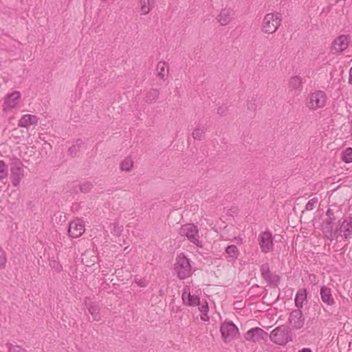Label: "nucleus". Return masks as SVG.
Returning a JSON list of instances; mask_svg holds the SVG:
<instances>
[{"instance_id":"f257e3e1","label":"nucleus","mask_w":352,"mask_h":352,"mask_svg":"<svg viewBox=\"0 0 352 352\" xmlns=\"http://www.w3.org/2000/svg\"><path fill=\"white\" fill-rule=\"evenodd\" d=\"M340 221V220L337 221L333 210L329 208L326 212L325 218L321 223V230L324 238L330 241L334 239L338 240L340 235L338 230V225Z\"/></svg>"},{"instance_id":"f03ea898","label":"nucleus","mask_w":352,"mask_h":352,"mask_svg":"<svg viewBox=\"0 0 352 352\" xmlns=\"http://www.w3.org/2000/svg\"><path fill=\"white\" fill-rule=\"evenodd\" d=\"M174 271L180 280H184L192 274V267L188 259L184 253L179 254L176 258Z\"/></svg>"},{"instance_id":"7ed1b4c3","label":"nucleus","mask_w":352,"mask_h":352,"mask_svg":"<svg viewBox=\"0 0 352 352\" xmlns=\"http://www.w3.org/2000/svg\"><path fill=\"white\" fill-rule=\"evenodd\" d=\"M269 338L274 343L283 345L292 341V331L287 326L281 325L272 330Z\"/></svg>"},{"instance_id":"20e7f679","label":"nucleus","mask_w":352,"mask_h":352,"mask_svg":"<svg viewBox=\"0 0 352 352\" xmlns=\"http://www.w3.org/2000/svg\"><path fill=\"white\" fill-rule=\"evenodd\" d=\"M281 14L278 12L268 13L263 19L262 31L265 33L272 34L275 32L280 25Z\"/></svg>"},{"instance_id":"39448f33","label":"nucleus","mask_w":352,"mask_h":352,"mask_svg":"<svg viewBox=\"0 0 352 352\" xmlns=\"http://www.w3.org/2000/svg\"><path fill=\"white\" fill-rule=\"evenodd\" d=\"M10 165V179L11 180L12 184L14 187H17L20 184L21 179L25 176L23 164L19 159L14 158L13 160H12V162Z\"/></svg>"},{"instance_id":"423d86ee","label":"nucleus","mask_w":352,"mask_h":352,"mask_svg":"<svg viewBox=\"0 0 352 352\" xmlns=\"http://www.w3.org/2000/svg\"><path fill=\"white\" fill-rule=\"evenodd\" d=\"M179 234L181 236L187 237L191 243L197 246H202L201 242L199 240V230L195 224L186 223L183 225L179 230Z\"/></svg>"},{"instance_id":"0eeeda50","label":"nucleus","mask_w":352,"mask_h":352,"mask_svg":"<svg viewBox=\"0 0 352 352\" xmlns=\"http://www.w3.org/2000/svg\"><path fill=\"white\" fill-rule=\"evenodd\" d=\"M220 331L223 342H228L234 339L239 333V329L232 321H228L221 324Z\"/></svg>"},{"instance_id":"6e6552de","label":"nucleus","mask_w":352,"mask_h":352,"mask_svg":"<svg viewBox=\"0 0 352 352\" xmlns=\"http://www.w3.org/2000/svg\"><path fill=\"white\" fill-rule=\"evenodd\" d=\"M269 334L260 327H254L250 329L245 335V338L248 341L252 342H267Z\"/></svg>"},{"instance_id":"1a4fd4ad","label":"nucleus","mask_w":352,"mask_h":352,"mask_svg":"<svg viewBox=\"0 0 352 352\" xmlns=\"http://www.w3.org/2000/svg\"><path fill=\"white\" fill-rule=\"evenodd\" d=\"M327 101V96L324 91H317L309 95L307 107L311 109H317L323 107Z\"/></svg>"},{"instance_id":"9d476101","label":"nucleus","mask_w":352,"mask_h":352,"mask_svg":"<svg viewBox=\"0 0 352 352\" xmlns=\"http://www.w3.org/2000/svg\"><path fill=\"white\" fill-rule=\"evenodd\" d=\"M258 243L263 252L267 253L273 250V236L270 231L261 232L258 236Z\"/></svg>"},{"instance_id":"9b49d317","label":"nucleus","mask_w":352,"mask_h":352,"mask_svg":"<svg viewBox=\"0 0 352 352\" xmlns=\"http://www.w3.org/2000/svg\"><path fill=\"white\" fill-rule=\"evenodd\" d=\"M338 230L340 235L344 239L352 238V214L344 219L342 222L338 225Z\"/></svg>"},{"instance_id":"f8f14e48","label":"nucleus","mask_w":352,"mask_h":352,"mask_svg":"<svg viewBox=\"0 0 352 352\" xmlns=\"http://www.w3.org/2000/svg\"><path fill=\"white\" fill-rule=\"evenodd\" d=\"M288 322L294 329H300L303 327L305 317L300 309H296L290 312Z\"/></svg>"},{"instance_id":"ddd939ff","label":"nucleus","mask_w":352,"mask_h":352,"mask_svg":"<svg viewBox=\"0 0 352 352\" xmlns=\"http://www.w3.org/2000/svg\"><path fill=\"white\" fill-rule=\"evenodd\" d=\"M261 276L265 279L268 284L276 287L280 281V277L278 275L273 274L270 270L269 265L267 263L263 264L261 266Z\"/></svg>"},{"instance_id":"4468645a","label":"nucleus","mask_w":352,"mask_h":352,"mask_svg":"<svg viewBox=\"0 0 352 352\" xmlns=\"http://www.w3.org/2000/svg\"><path fill=\"white\" fill-rule=\"evenodd\" d=\"M21 98V93L18 91H14L6 95L3 104V111L8 112L15 108Z\"/></svg>"},{"instance_id":"2eb2a0df","label":"nucleus","mask_w":352,"mask_h":352,"mask_svg":"<svg viewBox=\"0 0 352 352\" xmlns=\"http://www.w3.org/2000/svg\"><path fill=\"white\" fill-rule=\"evenodd\" d=\"M182 299L183 303L188 307H194L200 305V298L198 296L191 295L190 288L188 285L184 287Z\"/></svg>"},{"instance_id":"dca6fc26","label":"nucleus","mask_w":352,"mask_h":352,"mask_svg":"<svg viewBox=\"0 0 352 352\" xmlns=\"http://www.w3.org/2000/svg\"><path fill=\"white\" fill-rule=\"evenodd\" d=\"M349 46V36L348 35H340L336 37L333 41V45L331 50L334 54L342 53Z\"/></svg>"},{"instance_id":"f3484780","label":"nucleus","mask_w":352,"mask_h":352,"mask_svg":"<svg viewBox=\"0 0 352 352\" xmlns=\"http://www.w3.org/2000/svg\"><path fill=\"white\" fill-rule=\"evenodd\" d=\"M85 232V226L82 221L77 219L72 221L68 228L69 236L77 238L80 236Z\"/></svg>"},{"instance_id":"a211bd4d","label":"nucleus","mask_w":352,"mask_h":352,"mask_svg":"<svg viewBox=\"0 0 352 352\" xmlns=\"http://www.w3.org/2000/svg\"><path fill=\"white\" fill-rule=\"evenodd\" d=\"M234 14V10L226 8L220 11V13L217 16V20L221 25H226L230 23Z\"/></svg>"},{"instance_id":"6ab92c4d","label":"nucleus","mask_w":352,"mask_h":352,"mask_svg":"<svg viewBox=\"0 0 352 352\" xmlns=\"http://www.w3.org/2000/svg\"><path fill=\"white\" fill-rule=\"evenodd\" d=\"M320 296L321 300L327 306H333L336 304V301L331 294V289L322 285L320 287Z\"/></svg>"},{"instance_id":"aec40b11","label":"nucleus","mask_w":352,"mask_h":352,"mask_svg":"<svg viewBox=\"0 0 352 352\" xmlns=\"http://www.w3.org/2000/svg\"><path fill=\"white\" fill-rule=\"evenodd\" d=\"M38 118L34 115H23L19 120L18 126L19 127L28 128L30 125H36L38 123Z\"/></svg>"},{"instance_id":"412c9836","label":"nucleus","mask_w":352,"mask_h":352,"mask_svg":"<svg viewBox=\"0 0 352 352\" xmlns=\"http://www.w3.org/2000/svg\"><path fill=\"white\" fill-rule=\"evenodd\" d=\"M86 307L89 311V313L92 316L93 321H99L101 319L100 309L98 307V304L96 302H89L85 301Z\"/></svg>"},{"instance_id":"4be33fe9","label":"nucleus","mask_w":352,"mask_h":352,"mask_svg":"<svg viewBox=\"0 0 352 352\" xmlns=\"http://www.w3.org/2000/svg\"><path fill=\"white\" fill-rule=\"evenodd\" d=\"M307 298V291L305 288L299 289L297 291L294 298L295 306L297 309H302L303 307V302Z\"/></svg>"},{"instance_id":"5701e85b","label":"nucleus","mask_w":352,"mask_h":352,"mask_svg":"<svg viewBox=\"0 0 352 352\" xmlns=\"http://www.w3.org/2000/svg\"><path fill=\"white\" fill-rule=\"evenodd\" d=\"M155 0H140L141 14L146 15L155 7Z\"/></svg>"},{"instance_id":"b1692460","label":"nucleus","mask_w":352,"mask_h":352,"mask_svg":"<svg viewBox=\"0 0 352 352\" xmlns=\"http://www.w3.org/2000/svg\"><path fill=\"white\" fill-rule=\"evenodd\" d=\"M160 96V90L157 89H151L145 94L144 101L147 104L155 102Z\"/></svg>"},{"instance_id":"393cba45","label":"nucleus","mask_w":352,"mask_h":352,"mask_svg":"<svg viewBox=\"0 0 352 352\" xmlns=\"http://www.w3.org/2000/svg\"><path fill=\"white\" fill-rule=\"evenodd\" d=\"M302 84V78L299 76H292L289 80L288 87L291 91L298 89Z\"/></svg>"},{"instance_id":"a878e982","label":"nucleus","mask_w":352,"mask_h":352,"mask_svg":"<svg viewBox=\"0 0 352 352\" xmlns=\"http://www.w3.org/2000/svg\"><path fill=\"white\" fill-rule=\"evenodd\" d=\"M157 70L158 71V77L165 80L168 74V64L166 62L160 61L157 65Z\"/></svg>"},{"instance_id":"bb28decb","label":"nucleus","mask_w":352,"mask_h":352,"mask_svg":"<svg viewBox=\"0 0 352 352\" xmlns=\"http://www.w3.org/2000/svg\"><path fill=\"white\" fill-rule=\"evenodd\" d=\"M226 253L231 258V261L236 260L239 255V251L235 245H228L226 248Z\"/></svg>"},{"instance_id":"cd10ccee","label":"nucleus","mask_w":352,"mask_h":352,"mask_svg":"<svg viewBox=\"0 0 352 352\" xmlns=\"http://www.w3.org/2000/svg\"><path fill=\"white\" fill-rule=\"evenodd\" d=\"M133 164L132 159L130 157H127L120 163V168L124 171H130Z\"/></svg>"},{"instance_id":"c85d7f7f","label":"nucleus","mask_w":352,"mask_h":352,"mask_svg":"<svg viewBox=\"0 0 352 352\" xmlns=\"http://www.w3.org/2000/svg\"><path fill=\"white\" fill-rule=\"evenodd\" d=\"M342 160L345 163L352 162V148L348 147L342 153Z\"/></svg>"},{"instance_id":"c756f323","label":"nucleus","mask_w":352,"mask_h":352,"mask_svg":"<svg viewBox=\"0 0 352 352\" xmlns=\"http://www.w3.org/2000/svg\"><path fill=\"white\" fill-rule=\"evenodd\" d=\"M205 130L198 125L192 131V135L195 140H201L204 137Z\"/></svg>"},{"instance_id":"7c9ffc66","label":"nucleus","mask_w":352,"mask_h":352,"mask_svg":"<svg viewBox=\"0 0 352 352\" xmlns=\"http://www.w3.org/2000/svg\"><path fill=\"white\" fill-rule=\"evenodd\" d=\"M110 232L116 236H120L122 233V228L118 223H113L109 225Z\"/></svg>"},{"instance_id":"2f4dec72","label":"nucleus","mask_w":352,"mask_h":352,"mask_svg":"<svg viewBox=\"0 0 352 352\" xmlns=\"http://www.w3.org/2000/svg\"><path fill=\"white\" fill-rule=\"evenodd\" d=\"M8 352H28V351L25 349H23L19 345H14L10 342L6 343V344Z\"/></svg>"},{"instance_id":"473e14b6","label":"nucleus","mask_w":352,"mask_h":352,"mask_svg":"<svg viewBox=\"0 0 352 352\" xmlns=\"http://www.w3.org/2000/svg\"><path fill=\"white\" fill-rule=\"evenodd\" d=\"M8 176L7 165L3 160H0V180Z\"/></svg>"},{"instance_id":"72a5a7b5","label":"nucleus","mask_w":352,"mask_h":352,"mask_svg":"<svg viewBox=\"0 0 352 352\" xmlns=\"http://www.w3.org/2000/svg\"><path fill=\"white\" fill-rule=\"evenodd\" d=\"M256 98L254 96L247 100V108L248 110L255 111L256 109Z\"/></svg>"},{"instance_id":"f704fd0d","label":"nucleus","mask_w":352,"mask_h":352,"mask_svg":"<svg viewBox=\"0 0 352 352\" xmlns=\"http://www.w3.org/2000/svg\"><path fill=\"white\" fill-rule=\"evenodd\" d=\"M7 262L6 252L0 247V269H3L6 267Z\"/></svg>"},{"instance_id":"c9c22d12","label":"nucleus","mask_w":352,"mask_h":352,"mask_svg":"<svg viewBox=\"0 0 352 352\" xmlns=\"http://www.w3.org/2000/svg\"><path fill=\"white\" fill-rule=\"evenodd\" d=\"M93 188V184L89 182H86L80 185V190L83 193L89 192Z\"/></svg>"},{"instance_id":"e433bc0d","label":"nucleus","mask_w":352,"mask_h":352,"mask_svg":"<svg viewBox=\"0 0 352 352\" xmlns=\"http://www.w3.org/2000/svg\"><path fill=\"white\" fill-rule=\"evenodd\" d=\"M317 202H318V198L314 197L313 199H311L306 204L305 210H312L314 208L315 205L317 204Z\"/></svg>"},{"instance_id":"4c0bfd02","label":"nucleus","mask_w":352,"mask_h":352,"mask_svg":"<svg viewBox=\"0 0 352 352\" xmlns=\"http://www.w3.org/2000/svg\"><path fill=\"white\" fill-rule=\"evenodd\" d=\"M79 148H78V145H72L70 146L68 149V153L69 155H71L72 157H74L76 156L78 152L79 151Z\"/></svg>"},{"instance_id":"58836bf2","label":"nucleus","mask_w":352,"mask_h":352,"mask_svg":"<svg viewBox=\"0 0 352 352\" xmlns=\"http://www.w3.org/2000/svg\"><path fill=\"white\" fill-rule=\"evenodd\" d=\"M228 111V107L223 104L217 108V113L219 115H220L221 116H223L227 113Z\"/></svg>"},{"instance_id":"ea45409f","label":"nucleus","mask_w":352,"mask_h":352,"mask_svg":"<svg viewBox=\"0 0 352 352\" xmlns=\"http://www.w3.org/2000/svg\"><path fill=\"white\" fill-rule=\"evenodd\" d=\"M50 265L58 272H61L63 270L62 265L58 261H53L50 263Z\"/></svg>"},{"instance_id":"a19ab883","label":"nucleus","mask_w":352,"mask_h":352,"mask_svg":"<svg viewBox=\"0 0 352 352\" xmlns=\"http://www.w3.org/2000/svg\"><path fill=\"white\" fill-rule=\"evenodd\" d=\"M198 305L199 306V310L201 313H208V312L209 307H208V302L206 301H204V303L200 302V305Z\"/></svg>"},{"instance_id":"79ce46f5","label":"nucleus","mask_w":352,"mask_h":352,"mask_svg":"<svg viewBox=\"0 0 352 352\" xmlns=\"http://www.w3.org/2000/svg\"><path fill=\"white\" fill-rule=\"evenodd\" d=\"M200 318L203 321L209 320V316H208V313H201Z\"/></svg>"},{"instance_id":"37998d69","label":"nucleus","mask_w":352,"mask_h":352,"mask_svg":"<svg viewBox=\"0 0 352 352\" xmlns=\"http://www.w3.org/2000/svg\"><path fill=\"white\" fill-rule=\"evenodd\" d=\"M83 144V142L81 139H78L74 145H78V148L80 149L81 145Z\"/></svg>"},{"instance_id":"c03bdc74","label":"nucleus","mask_w":352,"mask_h":352,"mask_svg":"<svg viewBox=\"0 0 352 352\" xmlns=\"http://www.w3.org/2000/svg\"><path fill=\"white\" fill-rule=\"evenodd\" d=\"M349 83L352 85V67L350 68L349 70Z\"/></svg>"},{"instance_id":"a18cd8bd","label":"nucleus","mask_w":352,"mask_h":352,"mask_svg":"<svg viewBox=\"0 0 352 352\" xmlns=\"http://www.w3.org/2000/svg\"><path fill=\"white\" fill-rule=\"evenodd\" d=\"M298 352H312L311 349L309 348H303L301 350H299Z\"/></svg>"},{"instance_id":"49530a36","label":"nucleus","mask_w":352,"mask_h":352,"mask_svg":"<svg viewBox=\"0 0 352 352\" xmlns=\"http://www.w3.org/2000/svg\"><path fill=\"white\" fill-rule=\"evenodd\" d=\"M139 285H140L141 287H144V285H143V284H142V283H139Z\"/></svg>"},{"instance_id":"de8ad7c7","label":"nucleus","mask_w":352,"mask_h":352,"mask_svg":"<svg viewBox=\"0 0 352 352\" xmlns=\"http://www.w3.org/2000/svg\"><path fill=\"white\" fill-rule=\"evenodd\" d=\"M102 1H106L107 0H101Z\"/></svg>"}]
</instances>
